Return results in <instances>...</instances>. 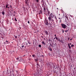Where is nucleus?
Masks as SVG:
<instances>
[{"label": "nucleus", "mask_w": 76, "mask_h": 76, "mask_svg": "<svg viewBox=\"0 0 76 76\" xmlns=\"http://www.w3.org/2000/svg\"><path fill=\"white\" fill-rule=\"evenodd\" d=\"M61 25L63 28H64V29H66V27L67 28V26L65 24H62L61 23Z\"/></svg>", "instance_id": "1"}, {"label": "nucleus", "mask_w": 76, "mask_h": 76, "mask_svg": "<svg viewBox=\"0 0 76 76\" xmlns=\"http://www.w3.org/2000/svg\"><path fill=\"white\" fill-rule=\"evenodd\" d=\"M45 23L46 24V25L47 26L49 25H50V24H49V23H48V20H45Z\"/></svg>", "instance_id": "2"}, {"label": "nucleus", "mask_w": 76, "mask_h": 76, "mask_svg": "<svg viewBox=\"0 0 76 76\" xmlns=\"http://www.w3.org/2000/svg\"><path fill=\"white\" fill-rule=\"evenodd\" d=\"M58 41L60 42H61L62 44H64V42H63V40H62L60 39L59 38Z\"/></svg>", "instance_id": "3"}, {"label": "nucleus", "mask_w": 76, "mask_h": 76, "mask_svg": "<svg viewBox=\"0 0 76 76\" xmlns=\"http://www.w3.org/2000/svg\"><path fill=\"white\" fill-rule=\"evenodd\" d=\"M48 20H49L50 23V22L51 21V18L50 17H49L48 18Z\"/></svg>", "instance_id": "4"}, {"label": "nucleus", "mask_w": 76, "mask_h": 76, "mask_svg": "<svg viewBox=\"0 0 76 76\" xmlns=\"http://www.w3.org/2000/svg\"><path fill=\"white\" fill-rule=\"evenodd\" d=\"M45 31V33L47 35H48V32L46 31Z\"/></svg>", "instance_id": "5"}, {"label": "nucleus", "mask_w": 76, "mask_h": 76, "mask_svg": "<svg viewBox=\"0 0 76 76\" xmlns=\"http://www.w3.org/2000/svg\"><path fill=\"white\" fill-rule=\"evenodd\" d=\"M16 60H19V61H20V60H21V59H20V57H19V58H18H18H16Z\"/></svg>", "instance_id": "6"}, {"label": "nucleus", "mask_w": 76, "mask_h": 76, "mask_svg": "<svg viewBox=\"0 0 76 76\" xmlns=\"http://www.w3.org/2000/svg\"><path fill=\"white\" fill-rule=\"evenodd\" d=\"M41 2L42 4H44V0H42Z\"/></svg>", "instance_id": "7"}, {"label": "nucleus", "mask_w": 76, "mask_h": 76, "mask_svg": "<svg viewBox=\"0 0 76 76\" xmlns=\"http://www.w3.org/2000/svg\"><path fill=\"white\" fill-rule=\"evenodd\" d=\"M28 1H29V0H25V3L26 4H27Z\"/></svg>", "instance_id": "8"}, {"label": "nucleus", "mask_w": 76, "mask_h": 76, "mask_svg": "<svg viewBox=\"0 0 76 76\" xmlns=\"http://www.w3.org/2000/svg\"><path fill=\"white\" fill-rule=\"evenodd\" d=\"M47 12H48V14H47L48 16L49 15L50 13V11H48Z\"/></svg>", "instance_id": "9"}, {"label": "nucleus", "mask_w": 76, "mask_h": 76, "mask_svg": "<svg viewBox=\"0 0 76 76\" xmlns=\"http://www.w3.org/2000/svg\"><path fill=\"white\" fill-rule=\"evenodd\" d=\"M68 47H69V48H71V46L70 45H69V43H68Z\"/></svg>", "instance_id": "10"}, {"label": "nucleus", "mask_w": 76, "mask_h": 76, "mask_svg": "<svg viewBox=\"0 0 76 76\" xmlns=\"http://www.w3.org/2000/svg\"><path fill=\"white\" fill-rule=\"evenodd\" d=\"M48 49L50 51H52V49H51V48L50 47H49L48 48Z\"/></svg>", "instance_id": "11"}, {"label": "nucleus", "mask_w": 76, "mask_h": 76, "mask_svg": "<svg viewBox=\"0 0 76 76\" xmlns=\"http://www.w3.org/2000/svg\"><path fill=\"white\" fill-rule=\"evenodd\" d=\"M27 41H28V44H31V42L30 41L28 40Z\"/></svg>", "instance_id": "12"}, {"label": "nucleus", "mask_w": 76, "mask_h": 76, "mask_svg": "<svg viewBox=\"0 0 76 76\" xmlns=\"http://www.w3.org/2000/svg\"><path fill=\"white\" fill-rule=\"evenodd\" d=\"M42 44H43V45H45V42H44L42 41Z\"/></svg>", "instance_id": "13"}, {"label": "nucleus", "mask_w": 76, "mask_h": 76, "mask_svg": "<svg viewBox=\"0 0 76 76\" xmlns=\"http://www.w3.org/2000/svg\"><path fill=\"white\" fill-rule=\"evenodd\" d=\"M35 1L37 2V3H39V0H35Z\"/></svg>", "instance_id": "14"}, {"label": "nucleus", "mask_w": 76, "mask_h": 76, "mask_svg": "<svg viewBox=\"0 0 76 76\" xmlns=\"http://www.w3.org/2000/svg\"><path fill=\"white\" fill-rule=\"evenodd\" d=\"M2 15H5V13H4V12H2Z\"/></svg>", "instance_id": "15"}, {"label": "nucleus", "mask_w": 76, "mask_h": 76, "mask_svg": "<svg viewBox=\"0 0 76 76\" xmlns=\"http://www.w3.org/2000/svg\"><path fill=\"white\" fill-rule=\"evenodd\" d=\"M39 47L40 48H41V45H39Z\"/></svg>", "instance_id": "16"}, {"label": "nucleus", "mask_w": 76, "mask_h": 76, "mask_svg": "<svg viewBox=\"0 0 76 76\" xmlns=\"http://www.w3.org/2000/svg\"><path fill=\"white\" fill-rule=\"evenodd\" d=\"M59 39V38H58L57 37L56 38V39L57 41H58V39Z\"/></svg>", "instance_id": "17"}, {"label": "nucleus", "mask_w": 76, "mask_h": 76, "mask_svg": "<svg viewBox=\"0 0 76 76\" xmlns=\"http://www.w3.org/2000/svg\"><path fill=\"white\" fill-rule=\"evenodd\" d=\"M8 5H9L8 4H7L6 6V8H7V7H8Z\"/></svg>", "instance_id": "18"}, {"label": "nucleus", "mask_w": 76, "mask_h": 76, "mask_svg": "<svg viewBox=\"0 0 76 76\" xmlns=\"http://www.w3.org/2000/svg\"><path fill=\"white\" fill-rule=\"evenodd\" d=\"M6 44H8V42H9V41L6 40Z\"/></svg>", "instance_id": "19"}, {"label": "nucleus", "mask_w": 76, "mask_h": 76, "mask_svg": "<svg viewBox=\"0 0 76 76\" xmlns=\"http://www.w3.org/2000/svg\"><path fill=\"white\" fill-rule=\"evenodd\" d=\"M32 56V57H35V55H33Z\"/></svg>", "instance_id": "20"}, {"label": "nucleus", "mask_w": 76, "mask_h": 76, "mask_svg": "<svg viewBox=\"0 0 76 76\" xmlns=\"http://www.w3.org/2000/svg\"><path fill=\"white\" fill-rule=\"evenodd\" d=\"M52 15H53L52 13H51L50 14V16H51Z\"/></svg>", "instance_id": "21"}, {"label": "nucleus", "mask_w": 76, "mask_h": 76, "mask_svg": "<svg viewBox=\"0 0 76 76\" xmlns=\"http://www.w3.org/2000/svg\"><path fill=\"white\" fill-rule=\"evenodd\" d=\"M40 12L42 13V11L40 10Z\"/></svg>", "instance_id": "22"}, {"label": "nucleus", "mask_w": 76, "mask_h": 76, "mask_svg": "<svg viewBox=\"0 0 76 76\" xmlns=\"http://www.w3.org/2000/svg\"><path fill=\"white\" fill-rule=\"evenodd\" d=\"M51 16L52 18H54V15H52Z\"/></svg>", "instance_id": "23"}, {"label": "nucleus", "mask_w": 76, "mask_h": 76, "mask_svg": "<svg viewBox=\"0 0 76 76\" xmlns=\"http://www.w3.org/2000/svg\"><path fill=\"white\" fill-rule=\"evenodd\" d=\"M23 28H25L26 26H25V25H23Z\"/></svg>", "instance_id": "24"}, {"label": "nucleus", "mask_w": 76, "mask_h": 76, "mask_svg": "<svg viewBox=\"0 0 76 76\" xmlns=\"http://www.w3.org/2000/svg\"><path fill=\"white\" fill-rule=\"evenodd\" d=\"M55 18L56 20H57V18H56V17L55 16Z\"/></svg>", "instance_id": "25"}, {"label": "nucleus", "mask_w": 76, "mask_h": 76, "mask_svg": "<svg viewBox=\"0 0 76 76\" xmlns=\"http://www.w3.org/2000/svg\"><path fill=\"white\" fill-rule=\"evenodd\" d=\"M71 47H74V45H72L71 46Z\"/></svg>", "instance_id": "26"}, {"label": "nucleus", "mask_w": 76, "mask_h": 76, "mask_svg": "<svg viewBox=\"0 0 76 76\" xmlns=\"http://www.w3.org/2000/svg\"><path fill=\"white\" fill-rule=\"evenodd\" d=\"M10 8L12 9V5H10Z\"/></svg>", "instance_id": "27"}, {"label": "nucleus", "mask_w": 76, "mask_h": 76, "mask_svg": "<svg viewBox=\"0 0 76 76\" xmlns=\"http://www.w3.org/2000/svg\"><path fill=\"white\" fill-rule=\"evenodd\" d=\"M15 20L16 22H17V20L16 19V18H15Z\"/></svg>", "instance_id": "28"}, {"label": "nucleus", "mask_w": 76, "mask_h": 76, "mask_svg": "<svg viewBox=\"0 0 76 76\" xmlns=\"http://www.w3.org/2000/svg\"><path fill=\"white\" fill-rule=\"evenodd\" d=\"M14 37H15V38H18V37H17V36H14Z\"/></svg>", "instance_id": "29"}, {"label": "nucleus", "mask_w": 76, "mask_h": 76, "mask_svg": "<svg viewBox=\"0 0 76 76\" xmlns=\"http://www.w3.org/2000/svg\"><path fill=\"white\" fill-rule=\"evenodd\" d=\"M25 47V46H24V45H23L22 46V48H23V47Z\"/></svg>", "instance_id": "30"}, {"label": "nucleus", "mask_w": 76, "mask_h": 76, "mask_svg": "<svg viewBox=\"0 0 76 76\" xmlns=\"http://www.w3.org/2000/svg\"><path fill=\"white\" fill-rule=\"evenodd\" d=\"M65 32H68V31L67 30H65Z\"/></svg>", "instance_id": "31"}, {"label": "nucleus", "mask_w": 76, "mask_h": 76, "mask_svg": "<svg viewBox=\"0 0 76 76\" xmlns=\"http://www.w3.org/2000/svg\"><path fill=\"white\" fill-rule=\"evenodd\" d=\"M44 10H45H45H46L45 9V8H44Z\"/></svg>", "instance_id": "32"}, {"label": "nucleus", "mask_w": 76, "mask_h": 76, "mask_svg": "<svg viewBox=\"0 0 76 76\" xmlns=\"http://www.w3.org/2000/svg\"><path fill=\"white\" fill-rule=\"evenodd\" d=\"M62 31V33L63 34V33H64V30H63Z\"/></svg>", "instance_id": "33"}, {"label": "nucleus", "mask_w": 76, "mask_h": 76, "mask_svg": "<svg viewBox=\"0 0 76 76\" xmlns=\"http://www.w3.org/2000/svg\"><path fill=\"white\" fill-rule=\"evenodd\" d=\"M56 43H55V44H54V46H56Z\"/></svg>", "instance_id": "34"}, {"label": "nucleus", "mask_w": 76, "mask_h": 76, "mask_svg": "<svg viewBox=\"0 0 76 76\" xmlns=\"http://www.w3.org/2000/svg\"><path fill=\"white\" fill-rule=\"evenodd\" d=\"M50 45L51 47H53V46L51 45V44H50Z\"/></svg>", "instance_id": "35"}, {"label": "nucleus", "mask_w": 76, "mask_h": 76, "mask_svg": "<svg viewBox=\"0 0 76 76\" xmlns=\"http://www.w3.org/2000/svg\"><path fill=\"white\" fill-rule=\"evenodd\" d=\"M41 12H39V15H41Z\"/></svg>", "instance_id": "36"}, {"label": "nucleus", "mask_w": 76, "mask_h": 76, "mask_svg": "<svg viewBox=\"0 0 76 76\" xmlns=\"http://www.w3.org/2000/svg\"><path fill=\"white\" fill-rule=\"evenodd\" d=\"M68 41H69V39H70V38H68Z\"/></svg>", "instance_id": "37"}, {"label": "nucleus", "mask_w": 76, "mask_h": 76, "mask_svg": "<svg viewBox=\"0 0 76 76\" xmlns=\"http://www.w3.org/2000/svg\"><path fill=\"white\" fill-rule=\"evenodd\" d=\"M28 23H29V21H28Z\"/></svg>", "instance_id": "38"}, {"label": "nucleus", "mask_w": 76, "mask_h": 76, "mask_svg": "<svg viewBox=\"0 0 76 76\" xmlns=\"http://www.w3.org/2000/svg\"><path fill=\"white\" fill-rule=\"evenodd\" d=\"M48 65H49L50 63H48L47 64V65H48Z\"/></svg>", "instance_id": "39"}, {"label": "nucleus", "mask_w": 76, "mask_h": 76, "mask_svg": "<svg viewBox=\"0 0 76 76\" xmlns=\"http://www.w3.org/2000/svg\"><path fill=\"white\" fill-rule=\"evenodd\" d=\"M61 21H62L61 20H60V22H61Z\"/></svg>", "instance_id": "40"}, {"label": "nucleus", "mask_w": 76, "mask_h": 76, "mask_svg": "<svg viewBox=\"0 0 76 76\" xmlns=\"http://www.w3.org/2000/svg\"><path fill=\"white\" fill-rule=\"evenodd\" d=\"M70 41H72V39H70Z\"/></svg>", "instance_id": "41"}, {"label": "nucleus", "mask_w": 76, "mask_h": 76, "mask_svg": "<svg viewBox=\"0 0 76 76\" xmlns=\"http://www.w3.org/2000/svg\"><path fill=\"white\" fill-rule=\"evenodd\" d=\"M58 19H61V18H58Z\"/></svg>", "instance_id": "42"}, {"label": "nucleus", "mask_w": 76, "mask_h": 76, "mask_svg": "<svg viewBox=\"0 0 76 76\" xmlns=\"http://www.w3.org/2000/svg\"><path fill=\"white\" fill-rule=\"evenodd\" d=\"M55 38H57V37L55 36Z\"/></svg>", "instance_id": "43"}, {"label": "nucleus", "mask_w": 76, "mask_h": 76, "mask_svg": "<svg viewBox=\"0 0 76 76\" xmlns=\"http://www.w3.org/2000/svg\"><path fill=\"white\" fill-rule=\"evenodd\" d=\"M69 45H72V43H70V44H69Z\"/></svg>", "instance_id": "44"}, {"label": "nucleus", "mask_w": 76, "mask_h": 76, "mask_svg": "<svg viewBox=\"0 0 76 76\" xmlns=\"http://www.w3.org/2000/svg\"><path fill=\"white\" fill-rule=\"evenodd\" d=\"M26 45H28V44H27V43L26 42Z\"/></svg>", "instance_id": "45"}, {"label": "nucleus", "mask_w": 76, "mask_h": 76, "mask_svg": "<svg viewBox=\"0 0 76 76\" xmlns=\"http://www.w3.org/2000/svg\"><path fill=\"white\" fill-rule=\"evenodd\" d=\"M41 37H42V38H44V37L42 36H41Z\"/></svg>", "instance_id": "46"}, {"label": "nucleus", "mask_w": 76, "mask_h": 76, "mask_svg": "<svg viewBox=\"0 0 76 76\" xmlns=\"http://www.w3.org/2000/svg\"><path fill=\"white\" fill-rule=\"evenodd\" d=\"M35 60H36V61H37V60H38L36 59H35Z\"/></svg>", "instance_id": "47"}, {"label": "nucleus", "mask_w": 76, "mask_h": 76, "mask_svg": "<svg viewBox=\"0 0 76 76\" xmlns=\"http://www.w3.org/2000/svg\"><path fill=\"white\" fill-rule=\"evenodd\" d=\"M7 8L8 9H9V7H7Z\"/></svg>", "instance_id": "48"}, {"label": "nucleus", "mask_w": 76, "mask_h": 76, "mask_svg": "<svg viewBox=\"0 0 76 76\" xmlns=\"http://www.w3.org/2000/svg\"><path fill=\"white\" fill-rule=\"evenodd\" d=\"M54 21V20H52V22H53Z\"/></svg>", "instance_id": "49"}, {"label": "nucleus", "mask_w": 76, "mask_h": 76, "mask_svg": "<svg viewBox=\"0 0 76 76\" xmlns=\"http://www.w3.org/2000/svg\"><path fill=\"white\" fill-rule=\"evenodd\" d=\"M14 13H16V12H15V11H14Z\"/></svg>", "instance_id": "50"}, {"label": "nucleus", "mask_w": 76, "mask_h": 76, "mask_svg": "<svg viewBox=\"0 0 76 76\" xmlns=\"http://www.w3.org/2000/svg\"><path fill=\"white\" fill-rule=\"evenodd\" d=\"M56 34H55V37H56Z\"/></svg>", "instance_id": "51"}, {"label": "nucleus", "mask_w": 76, "mask_h": 76, "mask_svg": "<svg viewBox=\"0 0 76 76\" xmlns=\"http://www.w3.org/2000/svg\"><path fill=\"white\" fill-rule=\"evenodd\" d=\"M66 19H67V17H66Z\"/></svg>", "instance_id": "52"}, {"label": "nucleus", "mask_w": 76, "mask_h": 76, "mask_svg": "<svg viewBox=\"0 0 76 76\" xmlns=\"http://www.w3.org/2000/svg\"><path fill=\"white\" fill-rule=\"evenodd\" d=\"M28 5H29V3H28Z\"/></svg>", "instance_id": "53"}, {"label": "nucleus", "mask_w": 76, "mask_h": 76, "mask_svg": "<svg viewBox=\"0 0 76 76\" xmlns=\"http://www.w3.org/2000/svg\"><path fill=\"white\" fill-rule=\"evenodd\" d=\"M54 39H56V38H54Z\"/></svg>", "instance_id": "54"}, {"label": "nucleus", "mask_w": 76, "mask_h": 76, "mask_svg": "<svg viewBox=\"0 0 76 76\" xmlns=\"http://www.w3.org/2000/svg\"><path fill=\"white\" fill-rule=\"evenodd\" d=\"M37 65H38V64H37Z\"/></svg>", "instance_id": "55"}, {"label": "nucleus", "mask_w": 76, "mask_h": 76, "mask_svg": "<svg viewBox=\"0 0 76 76\" xmlns=\"http://www.w3.org/2000/svg\"><path fill=\"white\" fill-rule=\"evenodd\" d=\"M14 16H15V15H14Z\"/></svg>", "instance_id": "56"}, {"label": "nucleus", "mask_w": 76, "mask_h": 76, "mask_svg": "<svg viewBox=\"0 0 76 76\" xmlns=\"http://www.w3.org/2000/svg\"><path fill=\"white\" fill-rule=\"evenodd\" d=\"M46 16H47V14H46Z\"/></svg>", "instance_id": "57"}, {"label": "nucleus", "mask_w": 76, "mask_h": 76, "mask_svg": "<svg viewBox=\"0 0 76 76\" xmlns=\"http://www.w3.org/2000/svg\"><path fill=\"white\" fill-rule=\"evenodd\" d=\"M20 29H21V28H20Z\"/></svg>", "instance_id": "58"}, {"label": "nucleus", "mask_w": 76, "mask_h": 76, "mask_svg": "<svg viewBox=\"0 0 76 76\" xmlns=\"http://www.w3.org/2000/svg\"><path fill=\"white\" fill-rule=\"evenodd\" d=\"M57 9H58V8H57Z\"/></svg>", "instance_id": "59"}, {"label": "nucleus", "mask_w": 76, "mask_h": 76, "mask_svg": "<svg viewBox=\"0 0 76 76\" xmlns=\"http://www.w3.org/2000/svg\"><path fill=\"white\" fill-rule=\"evenodd\" d=\"M4 44H6V43H5Z\"/></svg>", "instance_id": "60"}, {"label": "nucleus", "mask_w": 76, "mask_h": 76, "mask_svg": "<svg viewBox=\"0 0 76 76\" xmlns=\"http://www.w3.org/2000/svg\"><path fill=\"white\" fill-rule=\"evenodd\" d=\"M50 25H51V24H50Z\"/></svg>", "instance_id": "61"}, {"label": "nucleus", "mask_w": 76, "mask_h": 76, "mask_svg": "<svg viewBox=\"0 0 76 76\" xmlns=\"http://www.w3.org/2000/svg\"><path fill=\"white\" fill-rule=\"evenodd\" d=\"M65 20H66V19H65Z\"/></svg>", "instance_id": "62"}, {"label": "nucleus", "mask_w": 76, "mask_h": 76, "mask_svg": "<svg viewBox=\"0 0 76 76\" xmlns=\"http://www.w3.org/2000/svg\"><path fill=\"white\" fill-rule=\"evenodd\" d=\"M49 47H50V46Z\"/></svg>", "instance_id": "63"}]
</instances>
